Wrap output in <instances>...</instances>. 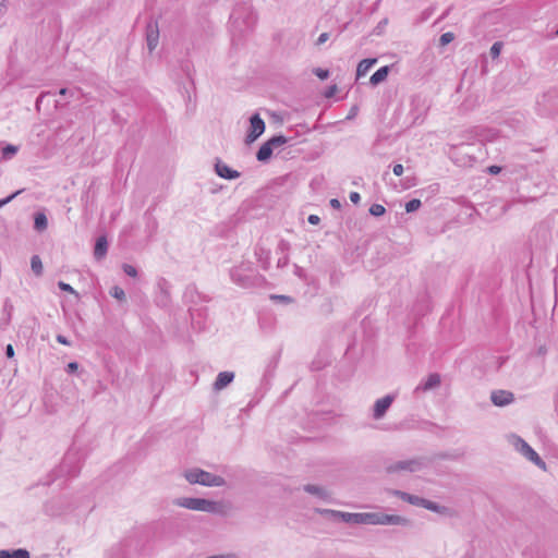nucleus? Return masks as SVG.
Segmentation results:
<instances>
[{"label":"nucleus","instance_id":"1","mask_svg":"<svg viewBox=\"0 0 558 558\" xmlns=\"http://www.w3.org/2000/svg\"><path fill=\"white\" fill-rule=\"evenodd\" d=\"M344 522L355 524H398L403 522V519L399 515H388L379 513H350V512H338L337 513Z\"/></svg>","mask_w":558,"mask_h":558},{"label":"nucleus","instance_id":"2","mask_svg":"<svg viewBox=\"0 0 558 558\" xmlns=\"http://www.w3.org/2000/svg\"><path fill=\"white\" fill-rule=\"evenodd\" d=\"M475 150L481 151L482 145L461 143L452 147L450 151V157L460 167L472 166V162L475 161L476 159Z\"/></svg>","mask_w":558,"mask_h":558},{"label":"nucleus","instance_id":"3","mask_svg":"<svg viewBox=\"0 0 558 558\" xmlns=\"http://www.w3.org/2000/svg\"><path fill=\"white\" fill-rule=\"evenodd\" d=\"M185 478L191 484H202L204 486H222L225 484V480L221 476L199 469L187 471Z\"/></svg>","mask_w":558,"mask_h":558},{"label":"nucleus","instance_id":"4","mask_svg":"<svg viewBox=\"0 0 558 558\" xmlns=\"http://www.w3.org/2000/svg\"><path fill=\"white\" fill-rule=\"evenodd\" d=\"M178 505L191 510L206 511V512H222V505L203 498H183L178 501Z\"/></svg>","mask_w":558,"mask_h":558},{"label":"nucleus","instance_id":"5","mask_svg":"<svg viewBox=\"0 0 558 558\" xmlns=\"http://www.w3.org/2000/svg\"><path fill=\"white\" fill-rule=\"evenodd\" d=\"M287 142L288 140L283 135L272 136L259 147L256 154L257 160L262 162L267 161L271 157L274 148L280 147L284 145Z\"/></svg>","mask_w":558,"mask_h":558},{"label":"nucleus","instance_id":"6","mask_svg":"<svg viewBox=\"0 0 558 558\" xmlns=\"http://www.w3.org/2000/svg\"><path fill=\"white\" fill-rule=\"evenodd\" d=\"M265 131V122L258 113H255L250 119V131L246 135V142L253 143L256 141Z\"/></svg>","mask_w":558,"mask_h":558},{"label":"nucleus","instance_id":"7","mask_svg":"<svg viewBox=\"0 0 558 558\" xmlns=\"http://www.w3.org/2000/svg\"><path fill=\"white\" fill-rule=\"evenodd\" d=\"M518 448L521 451V453L525 456L530 461L534 462L541 469L546 470L545 462L524 440H518Z\"/></svg>","mask_w":558,"mask_h":558},{"label":"nucleus","instance_id":"8","mask_svg":"<svg viewBox=\"0 0 558 558\" xmlns=\"http://www.w3.org/2000/svg\"><path fill=\"white\" fill-rule=\"evenodd\" d=\"M159 41V28L157 22H149L146 26V43L149 52L154 51Z\"/></svg>","mask_w":558,"mask_h":558},{"label":"nucleus","instance_id":"9","mask_svg":"<svg viewBox=\"0 0 558 558\" xmlns=\"http://www.w3.org/2000/svg\"><path fill=\"white\" fill-rule=\"evenodd\" d=\"M492 402L497 407H505L514 400V396L508 390H495L490 396Z\"/></svg>","mask_w":558,"mask_h":558},{"label":"nucleus","instance_id":"10","mask_svg":"<svg viewBox=\"0 0 558 558\" xmlns=\"http://www.w3.org/2000/svg\"><path fill=\"white\" fill-rule=\"evenodd\" d=\"M392 403V398L387 396L376 401L374 407L375 418L381 417Z\"/></svg>","mask_w":558,"mask_h":558},{"label":"nucleus","instance_id":"11","mask_svg":"<svg viewBox=\"0 0 558 558\" xmlns=\"http://www.w3.org/2000/svg\"><path fill=\"white\" fill-rule=\"evenodd\" d=\"M390 72V68L388 65L379 68L369 78V84L376 86L384 81H386L388 74Z\"/></svg>","mask_w":558,"mask_h":558},{"label":"nucleus","instance_id":"12","mask_svg":"<svg viewBox=\"0 0 558 558\" xmlns=\"http://www.w3.org/2000/svg\"><path fill=\"white\" fill-rule=\"evenodd\" d=\"M233 373L230 372H221L219 373L216 381H215V388L217 390H220L225 388L227 385H229L233 380Z\"/></svg>","mask_w":558,"mask_h":558},{"label":"nucleus","instance_id":"13","mask_svg":"<svg viewBox=\"0 0 558 558\" xmlns=\"http://www.w3.org/2000/svg\"><path fill=\"white\" fill-rule=\"evenodd\" d=\"M1 150V160H10L17 154V151L20 150V146L2 142Z\"/></svg>","mask_w":558,"mask_h":558},{"label":"nucleus","instance_id":"14","mask_svg":"<svg viewBox=\"0 0 558 558\" xmlns=\"http://www.w3.org/2000/svg\"><path fill=\"white\" fill-rule=\"evenodd\" d=\"M377 62V59H363L356 68V77L364 76L371 68Z\"/></svg>","mask_w":558,"mask_h":558},{"label":"nucleus","instance_id":"15","mask_svg":"<svg viewBox=\"0 0 558 558\" xmlns=\"http://www.w3.org/2000/svg\"><path fill=\"white\" fill-rule=\"evenodd\" d=\"M107 239L105 236H100L97 239L94 254L97 259L102 258L107 253Z\"/></svg>","mask_w":558,"mask_h":558},{"label":"nucleus","instance_id":"16","mask_svg":"<svg viewBox=\"0 0 558 558\" xmlns=\"http://www.w3.org/2000/svg\"><path fill=\"white\" fill-rule=\"evenodd\" d=\"M0 558H29V553L26 549L0 550Z\"/></svg>","mask_w":558,"mask_h":558},{"label":"nucleus","instance_id":"17","mask_svg":"<svg viewBox=\"0 0 558 558\" xmlns=\"http://www.w3.org/2000/svg\"><path fill=\"white\" fill-rule=\"evenodd\" d=\"M215 171L216 174H241L239 171L229 168L220 159H216Z\"/></svg>","mask_w":558,"mask_h":558},{"label":"nucleus","instance_id":"18","mask_svg":"<svg viewBox=\"0 0 558 558\" xmlns=\"http://www.w3.org/2000/svg\"><path fill=\"white\" fill-rule=\"evenodd\" d=\"M440 384V376L438 374H430L424 385L422 386L423 390H428L434 387H437Z\"/></svg>","mask_w":558,"mask_h":558},{"label":"nucleus","instance_id":"19","mask_svg":"<svg viewBox=\"0 0 558 558\" xmlns=\"http://www.w3.org/2000/svg\"><path fill=\"white\" fill-rule=\"evenodd\" d=\"M47 217L43 213H38L35 216V228L39 231H43L47 228Z\"/></svg>","mask_w":558,"mask_h":558},{"label":"nucleus","instance_id":"20","mask_svg":"<svg viewBox=\"0 0 558 558\" xmlns=\"http://www.w3.org/2000/svg\"><path fill=\"white\" fill-rule=\"evenodd\" d=\"M31 267H32V270L37 275H41L43 272V263H41V259L39 258V256L37 255H34L32 257V260H31Z\"/></svg>","mask_w":558,"mask_h":558},{"label":"nucleus","instance_id":"21","mask_svg":"<svg viewBox=\"0 0 558 558\" xmlns=\"http://www.w3.org/2000/svg\"><path fill=\"white\" fill-rule=\"evenodd\" d=\"M501 49H502V43H500V41L494 43L489 50L490 57L493 59L498 58L501 52Z\"/></svg>","mask_w":558,"mask_h":558},{"label":"nucleus","instance_id":"22","mask_svg":"<svg viewBox=\"0 0 558 558\" xmlns=\"http://www.w3.org/2000/svg\"><path fill=\"white\" fill-rule=\"evenodd\" d=\"M397 495H399L403 500H407L411 504H414V505H421V498L418 497H414V496H411L407 493H400V492H396Z\"/></svg>","mask_w":558,"mask_h":558},{"label":"nucleus","instance_id":"23","mask_svg":"<svg viewBox=\"0 0 558 558\" xmlns=\"http://www.w3.org/2000/svg\"><path fill=\"white\" fill-rule=\"evenodd\" d=\"M110 294L119 301L125 300V293L122 288L116 286L111 289Z\"/></svg>","mask_w":558,"mask_h":558},{"label":"nucleus","instance_id":"24","mask_svg":"<svg viewBox=\"0 0 558 558\" xmlns=\"http://www.w3.org/2000/svg\"><path fill=\"white\" fill-rule=\"evenodd\" d=\"M421 207V201L417 198L411 199L405 204V210L408 213H412L417 210Z\"/></svg>","mask_w":558,"mask_h":558},{"label":"nucleus","instance_id":"25","mask_svg":"<svg viewBox=\"0 0 558 558\" xmlns=\"http://www.w3.org/2000/svg\"><path fill=\"white\" fill-rule=\"evenodd\" d=\"M386 209L383 205L380 204H373L369 208V213L373 215V216H383L385 214Z\"/></svg>","mask_w":558,"mask_h":558},{"label":"nucleus","instance_id":"26","mask_svg":"<svg viewBox=\"0 0 558 558\" xmlns=\"http://www.w3.org/2000/svg\"><path fill=\"white\" fill-rule=\"evenodd\" d=\"M453 39H454L453 33H450V32L444 33L439 38V44H440V46H446V45L450 44Z\"/></svg>","mask_w":558,"mask_h":558},{"label":"nucleus","instance_id":"27","mask_svg":"<svg viewBox=\"0 0 558 558\" xmlns=\"http://www.w3.org/2000/svg\"><path fill=\"white\" fill-rule=\"evenodd\" d=\"M314 74L320 80H327L329 77V71L320 68L314 69Z\"/></svg>","mask_w":558,"mask_h":558},{"label":"nucleus","instance_id":"28","mask_svg":"<svg viewBox=\"0 0 558 558\" xmlns=\"http://www.w3.org/2000/svg\"><path fill=\"white\" fill-rule=\"evenodd\" d=\"M123 270L130 277H136V275H137L135 267H133L132 265H129V264L123 265Z\"/></svg>","mask_w":558,"mask_h":558},{"label":"nucleus","instance_id":"29","mask_svg":"<svg viewBox=\"0 0 558 558\" xmlns=\"http://www.w3.org/2000/svg\"><path fill=\"white\" fill-rule=\"evenodd\" d=\"M20 193H21V191H16L13 194H11L10 196H8L7 198L0 199V208L2 206H4L5 204H8L9 202H11Z\"/></svg>","mask_w":558,"mask_h":558},{"label":"nucleus","instance_id":"30","mask_svg":"<svg viewBox=\"0 0 558 558\" xmlns=\"http://www.w3.org/2000/svg\"><path fill=\"white\" fill-rule=\"evenodd\" d=\"M58 286L62 291L70 292V293L75 292L74 289L70 284H68L63 281H60Z\"/></svg>","mask_w":558,"mask_h":558},{"label":"nucleus","instance_id":"31","mask_svg":"<svg viewBox=\"0 0 558 558\" xmlns=\"http://www.w3.org/2000/svg\"><path fill=\"white\" fill-rule=\"evenodd\" d=\"M329 39L328 33H322L319 37L317 38L316 45H323Z\"/></svg>","mask_w":558,"mask_h":558},{"label":"nucleus","instance_id":"32","mask_svg":"<svg viewBox=\"0 0 558 558\" xmlns=\"http://www.w3.org/2000/svg\"><path fill=\"white\" fill-rule=\"evenodd\" d=\"M336 92H337V85H331V86H329V87L327 88V90H326V93H325V96H326L327 98H330V97H332V96L336 94Z\"/></svg>","mask_w":558,"mask_h":558},{"label":"nucleus","instance_id":"33","mask_svg":"<svg viewBox=\"0 0 558 558\" xmlns=\"http://www.w3.org/2000/svg\"><path fill=\"white\" fill-rule=\"evenodd\" d=\"M421 506L427 508V509H430V510H436L437 507L432 502V501H428V500H421Z\"/></svg>","mask_w":558,"mask_h":558},{"label":"nucleus","instance_id":"34","mask_svg":"<svg viewBox=\"0 0 558 558\" xmlns=\"http://www.w3.org/2000/svg\"><path fill=\"white\" fill-rule=\"evenodd\" d=\"M487 171L489 174H499L501 168L499 166H489L487 167Z\"/></svg>","mask_w":558,"mask_h":558},{"label":"nucleus","instance_id":"35","mask_svg":"<svg viewBox=\"0 0 558 558\" xmlns=\"http://www.w3.org/2000/svg\"><path fill=\"white\" fill-rule=\"evenodd\" d=\"M361 197L357 192H351L350 193V201L354 204H357L360 202Z\"/></svg>","mask_w":558,"mask_h":558},{"label":"nucleus","instance_id":"36","mask_svg":"<svg viewBox=\"0 0 558 558\" xmlns=\"http://www.w3.org/2000/svg\"><path fill=\"white\" fill-rule=\"evenodd\" d=\"M307 220L311 225H318L320 221L317 215H310Z\"/></svg>","mask_w":558,"mask_h":558},{"label":"nucleus","instance_id":"37","mask_svg":"<svg viewBox=\"0 0 558 558\" xmlns=\"http://www.w3.org/2000/svg\"><path fill=\"white\" fill-rule=\"evenodd\" d=\"M5 354L9 359H12L14 356V349L12 344H8L5 348Z\"/></svg>","mask_w":558,"mask_h":558},{"label":"nucleus","instance_id":"38","mask_svg":"<svg viewBox=\"0 0 558 558\" xmlns=\"http://www.w3.org/2000/svg\"><path fill=\"white\" fill-rule=\"evenodd\" d=\"M393 174H402L403 173V166L400 163H397L393 166Z\"/></svg>","mask_w":558,"mask_h":558},{"label":"nucleus","instance_id":"39","mask_svg":"<svg viewBox=\"0 0 558 558\" xmlns=\"http://www.w3.org/2000/svg\"><path fill=\"white\" fill-rule=\"evenodd\" d=\"M59 95H61V96H66V95L73 96L74 95V90L69 89V88H61L59 90Z\"/></svg>","mask_w":558,"mask_h":558},{"label":"nucleus","instance_id":"40","mask_svg":"<svg viewBox=\"0 0 558 558\" xmlns=\"http://www.w3.org/2000/svg\"><path fill=\"white\" fill-rule=\"evenodd\" d=\"M57 341H58L59 343H61V344H64V345H69V344H70V342L68 341V339H66L64 336H62V335H58V336H57Z\"/></svg>","mask_w":558,"mask_h":558},{"label":"nucleus","instance_id":"41","mask_svg":"<svg viewBox=\"0 0 558 558\" xmlns=\"http://www.w3.org/2000/svg\"><path fill=\"white\" fill-rule=\"evenodd\" d=\"M330 206L335 209H340L341 204L337 198L330 199Z\"/></svg>","mask_w":558,"mask_h":558},{"label":"nucleus","instance_id":"42","mask_svg":"<svg viewBox=\"0 0 558 558\" xmlns=\"http://www.w3.org/2000/svg\"><path fill=\"white\" fill-rule=\"evenodd\" d=\"M78 368V364L76 362H71L68 364L69 372H75Z\"/></svg>","mask_w":558,"mask_h":558},{"label":"nucleus","instance_id":"43","mask_svg":"<svg viewBox=\"0 0 558 558\" xmlns=\"http://www.w3.org/2000/svg\"><path fill=\"white\" fill-rule=\"evenodd\" d=\"M271 299L274 300H280V301H290V298L289 296H284V295H272Z\"/></svg>","mask_w":558,"mask_h":558},{"label":"nucleus","instance_id":"44","mask_svg":"<svg viewBox=\"0 0 558 558\" xmlns=\"http://www.w3.org/2000/svg\"><path fill=\"white\" fill-rule=\"evenodd\" d=\"M413 464V462H404L402 464H400L398 466V469H402V470H405V469H409V470H413L410 465Z\"/></svg>","mask_w":558,"mask_h":558},{"label":"nucleus","instance_id":"45","mask_svg":"<svg viewBox=\"0 0 558 558\" xmlns=\"http://www.w3.org/2000/svg\"><path fill=\"white\" fill-rule=\"evenodd\" d=\"M307 492L310 493H313V494H317L319 492L318 488L314 487V486H306L305 488Z\"/></svg>","mask_w":558,"mask_h":558},{"label":"nucleus","instance_id":"46","mask_svg":"<svg viewBox=\"0 0 558 558\" xmlns=\"http://www.w3.org/2000/svg\"><path fill=\"white\" fill-rule=\"evenodd\" d=\"M355 110H356V108H352L351 113H350V116L348 117L349 119L353 117V114H354Z\"/></svg>","mask_w":558,"mask_h":558},{"label":"nucleus","instance_id":"47","mask_svg":"<svg viewBox=\"0 0 558 558\" xmlns=\"http://www.w3.org/2000/svg\"><path fill=\"white\" fill-rule=\"evenodd\" d=\"M557 34H558V31H557Z\"/></svg>","mask_w":558,"mask_h":558}]
</instances>
